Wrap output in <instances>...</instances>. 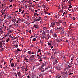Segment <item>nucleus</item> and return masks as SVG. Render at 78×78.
<instances>
[{
    "mask_svg": "<svg viewBox=\"0 0 78 78\" xmlns=\"http://www.w3.org/2000/svg\"><path fill=\"white\" fill-rule=\"evenodd\" d=\"M6 42H9V40H8L7 39L6 40Z\"/></svg>",
    "mask_w": 78,
    "mask_h": 78,
    "instance_id": "53",
    "label": "nucleus"
},
{
    "mask_svg": "<svg viewBox=\"0 0 78 78\" xmlns=\"http://www.w3.org/2000/svg\"><path fill=\"white\" fill-rule=\"evenodd\" d=\"M66 72H65H65H63L62 73V76H65V74H66Z\"/></svg>",
    "mask_w": 78,
    "mask_h": 78,
    "instance_id": "13",
    "label": "nucleus"
},
{
    "mask_svg": "<svg viewBox=\"0 0 78 78\" xmlns=\"http://www.w3.org/2000/svg\"><path fill=\"white\" fill-rule=\"evenodd\" d=\"M55 25V23L54 22L51 23L50 27H54Z\"/></svg>",
    "mask_w": 78,
    "mask_h": 78,
    "instance_id": "3",
    "label": "nucleus"
},
{
    "mask_svg": "<svg viewBox=\"0 0 78 78\" xmlns=\"http://www.w3.org/2000/svg\"><path fill=\"white\" fill-rule=\"evenodd\" d=\"M46 6H47V5H43V7H44V8H45V7H46Z\"/></svg>",
    "mask_w": 78,
    "mask_h": 78,
    "instance_id": "49",
    "label": "nucleus"
},
{
    "mask_svg": "<svg viewBox=\"0 0 78 78\" xmlns=\"http://www.w3.org/2000/svg\"><path fill=\"white\" fill-rule=\"evenodd\" d=\"M46 34V33L45 32H44V33H43V34L44 35H45V34Z\"/></svg>",
    "mask_w": 78,
    "mask_h": 78,
    "instance_id": "59",
    "label": "nucleus"
},
{
    "mask_svg": "<svg viewBox=\"0 0 78 78\" xmlns=\"http://www.w3.org/2000/svg\"><path fill=\"white\" fill-rule=\"evenodd\" d=\"M66 75H70V72H66Z\"/></svg>",
    "mask_w": 78,
    "mask_h": 78,
    "instance_id": "21",
    "label": "nucleus"
},
{
    "mask_svg": "<svg viewBox=\"0 0 78 78\" xmlns=\"http://www.w3.org/2000/svg\"><path fill=\"white\" fill-rule=\"evenodd\" d=\"M54 37H57V36H58V34H57L55 33L54 34Z\"/></svg>",
    "mask_w": 78,
    "mask_h": 78,
    "instance_id": "9",
    "label": "nucleus"
},
{
    "mask_svg": "<svg viewBox=\"0 0 78 78\" xmlns=\"http://www.w3.org/2000/svg\"><path fill=\"white\" fill-rule=\"evenodd\" d=\"M56 16H55V17H56V18H57V19H59V18L58 16L56 15Z\"/></svg>",
    "mask_w": 78,
    "mask_h": 78,
    "instance_id": "27",
    "label": "nucleus"
},
{
    "mask_svg": "<svg viewBox=\"0 0 78 78\" xmlns=\"http://www.w3.org/2000/svg\"><path fill=\"white\" fill-rule=\"evenodd\" d=\"M36 38H33V41H36Z\"/></svg>",
    "mask_w": 78,
    "mask_h": 78,
    "instance_id": "51",
    "label": "nucleus"
},
{
    "mask_svg": "<svg viewBox=\"0 0 78 78\" xmlns=\"http://www.w3.org/2000/svg\"><path fill=\"white\" fill-rule=\"evenodd\" d=\"M21 9H19V12H21Z\"/></svg>",
    "mask_w": 78,
    "mask_h": 78,
    "instance_id": "57",
    "label": "nucleus"
},
{
    "mask_svg": "<svg viewBox=\"0 0 78 78\" xmlns=\"http://www.w3.org/2000/svg\"><path fill=\"white\" fill-rule=\"evenodd\" d=\"M44 59H47V57H44L43 58Z\"/></svg>",
    "mask_w": 78,
    "mask_h": 78,
    "instance_id": "43",
    "label": "nucleus"
},
{
    "mask_svg": "<svg viewBox=\"0 0 78 78\" xmlns=\"http://www.w3.org/2000/svg\"><path fill=\"white\" fill-rule=\"evenodd\" d=\"M55 62L56 63H57V64H58V60H57L55 59Z\"/></svg>",
    "mask_w": 78,
    "mask_h": 78,
    "instance_id": "34",
    "label": "nucleus"
},
{
    "mask_svg": "<svg viewBox=\"0 0 78 78\" xmlns=\"http://www.w3.org/2000/svg\"><path fill=\"white\" fill-rule=\"evenodd\" d=\"M23 76H20L19 77V78H23Z\"/></svg>",
    "mask_w": 78,
    "mask_h": 78,
    "instance_id": "38",
    "label": "nucleus"
},
{
    "mask_svg": "<svg viewBox=\"0 0 78 78\" xmlns=\"http://www.w3.org/2000/svg\"><path fill=\"white\" fill-rule=\"evenodd\" d=\"M38 59H41V56H39L38 57Z\"/></svg>",
    "mask_w": 78,
    "mask_h": 78,
    "instance_id": "40",
    "label": "nucleus"
},
{
    "mask_svg": "<svg viewBox=\"0 0 78 78\" xmlns=\"http://www.w3.org/2000/svg\"><path fill=\"white\" fill-rule=\"evenodd\" d=\"M21 21H22L23 22L25 21V19L22 18L21 19Z\"/></svg>",
    "mask_w": 78,
    "mask_h": 78,
    "instance_id": "12",
    "label": "nucleus"
},
{
    "mask_svg": "<svg viewBox=\"0 0 78 78\" xmlns=\"http://www.w3.org/2000/svg\"><path fill=\"white\" fill-rule=\"evenodd\" d=\"M57 69L58 70H61V69H62V68L61 67V66H58L57 67Z\"/></svg>",
    "mask_w": 78,
    "mask_h": 78,
    "instance_id": "2",
    "label": "nucleus"
},
{
    "mask_svg": "<svg viewBox=\"0 0 78 78\" xmlns=\"http://www.w3.org/2000/svg\"><path fill=\"white\" fill-rule=\"evenodd\" d=\"M34 27H35V28L37 29L38 28V27H39L37 25H34Z\"/></svg>",
    "mask_w": 78,
    "mask_h": 78,
    "instance_id": "6",
    "label": "nucleus"
},
{
    "mask_svg": "<svg viewBox=\"0 0 78 78\" xmlns=\"http://www.w3.org/2000/svg\"><path fill=\"white\" fill-rule=\"evenodd\" d=\"M57 64V63H56V62H53V65L54 66H55V65H56V64Z\"/></svg>",
    "mask_w": 78,
    "mask_h": 78,
    "instance_id": "22",
    "label": "nucleus"
},
{
    "mask_svg": "<svg viewBox=\"0 0 78 78\" xmlns=\"http://www.w3.org/2000/svg\"><path fill=\"white\" fill-rule=\"evenodd\" d=\"M17 74L19 77V76H21V75H22V74H21V73H20V72H18L17 73Z\"/></svg>",
    "mask_w": 78,
    "mask_h": 78,
    "instance_id": "4",
    "label": "nucleus"
},
{
    "mask_svg": "<svg viewBox=\"0 0 78 78\" xmlns=\"http://www.w3.org/2000/svg\"><path fill=\"white\" fill-rule=\"evenodd\" d=\"M47 16H45L44 17V19H45V20H47Z\"/></svg>",
    "mask_w": 78,
    "mask_h": 78,
    "instance_id": "47",
    "label": "nucleus"
},
{
    "mask_svg": "<svg viewBox=\"0 0 78 78\" xmlns=\"http://www.w3.org/2000/svg\"><path fill=\"white\" fill-rule=\"evenodd\" d=\"M16 19H13V22L14 23H15V22H16Z\"/></svg>",
    "mask_w": 78,
    "mask_h": 78,
    "instance_id": "29",
    "label": "nucleus"
},
{
    "mask_svg": "<svg viewBox=\"0 0 78 78\" xmlns=\"http://www.w3.org/2000/svg\"><path fill=\"white\" fill-rule=\"evenodd\" d=\"M62 31V34H64V31L63 29L62 30H61Z\"/></svg>",
    "mask_w": 78,
    "mask_h": 78,
    "instance_id": "30",
    "label": "nucleus"
},
{
    "mask_svg": "<svg viewBox=\"0 0 78 78\" xmlns=\"http://www.w3.org/2000/svg\"><path fill=\"white\" fill-rule=\"evenodd\" d=\"M28 53L29 55H31L32 53L31 51H28Z\"/></svg>",
    "mask_w": 78,
    "mask_h": 78,
    "instance_id": "15",
    "label": "nucleus"
},
{
    "mask_svg": "<svg viewBox=\"0 0 78 78\" xmlns=\"http://www.w3.org/2000/svg\"><path fill=\"white\" fill-rule=\"evenodd\" d=\"M72 19L73 20H75L76 19L75 18V17H72Z\"/></svg>",
    "mask_w": 78,
    "mask_h": 78,
    "instance_id": "16",
    "label": "nucleus"
},
{
    "mask_svg": "<svg viewBox=\"0 0 78 78\" xmlns=\"http://www.w3.org/2000/svg\"><path fill=\"white\" fill-rule=\"evenodd\" d=\"M55 41H56L57 42H58L59 41H60V40H58V39H56Z\"/></svg>",
    "mask_w": 78,
    "mask_h": 78,
    "instance_id": "23",
    "label": "nucleus"
},
{
    "mask_svg": "<svg viewBox=\"0 0 78 78\" xmlns=\"http://www.w3.org/2000/svg\"><path fill=\"white\" fill-rule=\"evenodd\" d=\"M7 16V15L5 14V16H6L4 17V19H5V18H6Z\"/></svg>",
    "mask_w": 78,
    "mask_h": 78,
    "instance_id": "46",
    "label": "nucleus"
},
{
    "mask_svg": "<svg viewBox=\"0 0 78 78\" xmlns=\"http://www.w3.org/2000/svg\"><path fill=\"white\" fill-rule=\"evenodd\" d=\"M44 12L45 14H48V13L47 12V11H45Z\"/></svg>",
    "mask_w": 78,
    "mask_h": 78,
    "instance_id": "37",
    "label": "nucleus"
},
{
    "mask_svg": "<svg viewBox=\"0 0 78 78\" xmlns=\"http://www.w3.org/2000/svg\"><path fill=\"white\" fill-rule=\"evenodd\" d=\"M70 64H73V60H72Z\"/></svg>",
    "mask_w": 78,
    "mask_h": 78,
    "instance_id": "25",
    "label": "nucleus"
},
{
    "mask_svg": "<svg viewBox=\"0 0 78 78\" xmlns=\"http://www.w3.org/2000/svg\"><path fill=\"white\" fill-rule=\"evenodd\" d=\"M41 49H38V53H39V52H40V51H41Z\"/></svg>",
    "mask_w": 78,
    "mask_h": 78,
    "instance_id": "42",
    "label": "nucleus"
},
{
    "mask_svg": "<svg viewBox=\"0 0 78 78\" xmlns=\"http://www.w3.org/2000/svg\"><path fill=\"white\" fill-rule=\"evenodd\" d=\"M13 6H15V7H16V5L15 4H14L13 5Z\"/></svg>",
    "mask_w": 78,
    "mask_h": 78,
    "instance_id": "44",
    "label": "nucleus"
},
{
    "mask_svg": "<svg viewBox=\"0 0 78 78\" xmlns=\"http://www.w3.org/2000/svg\"><path fill=\"white\" fill-rule=\"evenodd\" d=\"M9 32L12 33V31H10V30H9Z\"/></svg>",
    "mask_w": 78,
    "mask_h": 78,
    "instance_id": "58",
    "label": "nucleus"
},
{
    "mask_svg": "<svg viewBox=\"0 0 78 78\" xmlns=\"http://www.w3.org/2000/svg\"><path fill=\"white\" fill-rule=\"evenodd\" d=\"M48 45H51V44L50 43H48Z\"/></svg>",
    "mask_w": 78,
    "mask_h": 78,
    "instance_id": "33",
    "label": "nucleus"
},
{
    "mask_svg": "<svg viewBox=\"0 0 78 78\" xmlns=\"http://www.w3.org/2000/svg\"><path fill=\"white\" fill-rule=\"evenodd\" d=\"M69 8H72V6L71 5L69 6Z\"/></svg>",
    "mask_w": 78,
    "mask_h": 78,
    "instance_id": "62",
    "label": "nucleus"
},
{
    "mask_svg": "<svg viewBox=\"0 0 78 78\" xmlns=\"http://www.w3.org/2000/svg\"><path fill=\"white\" fill-rule=\"evenodd\" d=\"M57 29L58 30H62V28L61 27H57Z\"/></svg>",
    "mask_w": 78,
    "mask_h": 78,
    "instance_id": "5",
    "label": "nucleus"
},
{
    "mask_svg": "<svg viewBox=\"0 0 78 78\" xmlns=\"http://www.w3.org/2000/svg\"><path fill=\"white\" fill-rule=\"evenodd\" d=\"M48 39H49V38H50V35H49V34L48 33Z\"/></svg>",
    "mask_w": 78,
    "mask_h": 78,
    "instance_id": "20",
    "label": "nucleus"
},
{
    "mask_svg": "<svg viewBox=\"0 0 78 78\" xmlns=\"http://www.w3.org/2000/svg\"><path fill=\"white\" fill-rule=\"evenodd\" d=\"M1 33L2 34H3V31H1Z\"/></svg>",
    "mask_w": 78,
    "mask_h": 78,
    "instance_id": "60",
    "label": "nucleus"
},
{
    "mask_svg": "<svg viewBox=\"0 0 78 78\" xmlns=\"http://www.w3.org/2000/svg\"><path fill=\"white\" fill-rule=\"evenodd\" d=\"M29 60H30V61H33V58H29Z\"/></svg>",
    "mask_w": 78,
    "mask_h": 78,
    "instance_id": "28",
    "label": "nucleus"
},
{
    "mask_svg": "<svg viewBox=\"0 0 78 78\" xmlns=\"http://www.w3.org/2000/svg\"><path fill=\"white\" fill-rule=\"evenodd\" d=\"M73 73H69V75H73Z\"/></svg>",
    "mask_w": 78,
    "mask_h": 78,
    "instance_id": "39",
    "label": "nucleus"
},
{
    "mask_svg": "<svg viewBox=\"0 0 78 78\" xmlns=\"http://www.w3.org/2000/svg\"><path fill=\"white\" fill-rule=\"evenodd\" d=\"M14 75L15 76H16V78H17V73L16 72L14 73Z\"/></svg>",
    "mask_w": 78,
    "mask_h": 78,
    "instance_id": "7",
    "label": "nucleus"
},
{
    "mask_svg": "<svg viewBox=\"0 0 78 78\" xmlns=\"http://www.w3.org/2000/svg\"><path fill=\"white\" fill-rule=\"evenodd\" d=\"M11 66L12 67H13L14 66V63H11Z\"/></svg>",
    "mask_w": 78,
    "mask_h": 78,
    "instance_id": "11",
    "label": "nucleus"
},
{
    "mask_svg": "<svg viewBox=\"0 0 78 78\" xmlns=\"http://www.w3.org/2000/svg\"><path fill=\"white\" fill-rule=\"evenodd\" d=\"M57 26H59L60 25V23H62V21L61 20H59L58 21V22H57Z\"/></svg>",
    "mask_w": 78,
    "mask_h": 78,
    "instance_id": "1",
    "label": "nucleus"
},
{
    "mask_svg": "<svg viewBox=\"0 0 78 78\" xmlns=\"http://www.w3.org/2000/svg\"><path fill=\"white\" fill-rule=\"evenodd\" d=\"M36 65V66H37V67H38V66H39V65H40V64L38 63L37 65Z\"/></svg>",
    "mask_w": 78,
    "mask_h": 78,
    "instance_id": "36",
    "label": "nucleus"
},
{
    "mask_svg": "<svg viewBox=\"0 0 78 78\" xmlns=\"http://www.w3.org/2000/svg\"><path fill=\"white\" fill-rule=\"evenodd\" d=\"M4 74V72H2V74H1V76H2V75H3Z\"/></svg>",
    "mask_w": 78,
    "mask_h": 78,
    "instance_id": "32",
    "label": "nucleus"
},
{
    "mask_svg": "<svg viewBox=\"0 0 78 78\" xmlns=\"http://www.w3.org/2000/svg\"><path fill=\"white\" fill-rule=\"evenodd\" d=\"M24 60H25V61H27L26 62H28V58L27 59V58H24Z\"/></svg>",
    "mask_w": 78,
    "mask_h": 78,
    "instance_id": "24",
    "label": "nucleus"
},
{
    "mask_svg": "<svg viewBox=\"0 0 78 78\" xmlns=\"http://www.w3.org/2000/svg\"><path fill=\"white\" fill-rule=\"evenodd\" d=\"M61 78V76H58V78Z\"/></svg>",
    "mask_w": 78,
    "mask_h": 78,
    "instance_id": "63",
    "label": "nucleus"
},
{
    "mask_svg": "<svg viewBox=\"0 0 78 78\" xmlns=\"http://www.w3.org/2000/svg\"><path fill=\"white\" fill-rule=\"evenodd\" d=\"M18 46H19V45H18V44H15L14 45V46L15 47H16V48H17L18 47Z\"/></svg>",
    "mask_w": 78,
    "mask_h": 78,
    "instance_id": "8",
    "label": "nucleus"
},
{
    "mask_svg": "<svg viewBox=\"0 0 78 78\" xmlns=\"http://www.w3.org/2000/svg\"><path fill=\"white\" fill-rule=\"evenodd\" d=\"M27 78H31V77H30V76L29 75L28 76Z\"/></svg>",
    "mask_w": 78,
    "mask_h": 78,
    "instance_id": "64",
    "label": "nucleus"
},
{
    "mask_svg": "<svg viewBox=\"0 0 78 78\" xmlns=\"http://www.w3.org/2000/svg\"><path fill=\"white\" fill-rule=\"evenodd\" d=\"M37 20V21H39L41 20V17H39V19H36Z\"/></svg>",
    "mask_w": 78,
    "mask_h": 78,
    "instance_id": "10",
    "label": "nucleus"
},
{
    "mask_svg": "<svg viewBox=\"0 0 78 78\" xmlns=\"http://www.w3.org/2000/svg\"><path fill=\"white\" fill-rule=\"evenodd\" d=\"M64 42H66L68 43V40H66V41H64Z\"/></svg>",
    "mask_w": 78,
    "mask_h": 78,
    "instance_id": "52",
    "label": "nucleus"
},
{
    "mask_svg": "<svg viewBox=\"0 0 78 78\" xmlns=\"http://www.w3.org/2000/svg\"><path fill=\"white\" fill-rule=\"evenodd\" d=\"M68 3L69 5H71V3H72V2H71V1H70V0H69L68 1Z\"/></svg>",
    "mask_w": 78,
    "mask_h": 78,
    "instance_id": "17",
    "label": "nucleus"
},
{
    "mask_svg": "<svg viewBox=\"0 0 78 78\" xmlns=\"http://www.w3.org/2000/svg\"><path fill=\"white\" fill-rule=\"evenodd\" d=\"M14 25H15V26H16V27H18V24H16V23H15L14 24Z\"/></svg>",
    "mask_w": 78,
    "mask_h": 78,
    "instance_id": "31",
    "label": "nucleus"
},
{
    "mask_svg": "<svg viewBox=\"0 0 78 78\" xmlns=\"http://www.w3.org/2000/svg\"><path fill=\"white\" fill-rule=\"evenodd\" d=\"M43 30H45L46 31H47V28L45 27H44L43 28Z\"/></svg>",
    "mask_w": 78,
    "mask_h": 78,
    "instance_id": "19",
    "label": "nucleus"
},
{
    "mask_svg": "<svg viewBox=\"0 0 78 78\" xmlns=\"http://www.w3.org/2000/svg\"><path fill=\"white\" fill-rule=\"evenodd\" d=\"M4 49V48H1V51H3Z\"/></svg>",
    "mask_w": 78,
    "mask_h": 78,
    "instance_id": "54",
    "label": "nucleus"
},
{
    "mask_svg": "<svg viewBox=\"0 0 78 78\" xmlns=\"http://www.w3.org/2000/svg\"><path fill=\"white\" fill-rule=\"evenodd\" d=\"M6 10H4L3 11H2V12L4 13V12H5L6 11Z\"/></svg>",
    "mask_w": 78,
    "mask_h": 78,
    "instance_id": "45",
    "label": "nucleus"
},
{
    "mask_svg": "<svg viewBox=\"0 0 78 78\" xmlns=\"http://www.w3.org/2000/svg\"><path fill=\"white\" fill-rule=\"evenodd\" d=\"M2 67H3V66L0 65V68H1V69H2Z\"/></svg>",
    "mask_w": 78,
    "mask_h": 78,
    "instance_id": "41",
    "label": "nucleus"
},
{
    "mask_svg": "<svg viewBox=\"0 0 78 78\" xmlns=\"http://www.w3.org/2000/svg\"><path fill=\"white\" fill-rule=\"evenodd\" d=\"M41 66H44V67H45V64L42 63Z\"/></svg>",
    "mask_w": 78,
    "mask_h": 78,
    "instance_id": "26",
    "label": "nucleus"
},
{
    "mask_svg": "<svg viewBox=\"0 0 78 78\" xmlns=\"http://www.w3.org/2000/svg\"><path fill=\"white\" fill-rule=\"evenodd\" d=\"M68 10H69V11H71V9H69V8H68Z\"/></svg>",
    "mask_w": 78,
    "mask_h": 78,
    "instance_id": "61",
    "label": "nucleus"
},
{
    "mask_svg": "<svg viewBox=\"0 0 78 78\" xmlns=\"http://www.w3.org/2000/svg\"><path fill=\"white\" fill-rule=\"evenodd\" d=\"M42 69L41 67H39V69H40V70H41V69Z\"/></svg>",
    "mask_w": 78,
    "mask_h": 78,
    "instance_id": "50",
    "label": "nucleus"
},
{
    "mask_svg": "<svg viewBox=\"0 0 78 78\" xmlns=\"http://www.w3.org/2000/svg\"><path fill=\"white\" fill-rule=\"evenodd\" d=\"M17 51H20L21 50H20V49H17Z\"/></svg>",
    "mask_w": 78,
    "mask_h": 78,
    "instance_id": "55",
    "label": "nucleus"
},
{
    "mask_svg": "<svg viewBox=\"0 0 78 78\" xmlns=\"http://www.w3.org/2000/svg\"><path fill=\"white\" fill-rule=\"evenodd\" d=\"M68 67H69V69H70V68H71V67H72V66H68Z\"/></svg>",
    "mask_w": 78,
    "mask_h": 78,
    "instance_id": "56",
    "label": "nucleus"
},
{
    "mask_svg": "<svg viewBox=\"0 0 78 78\" xmlns=\"http://www.w3.org/2000/svg\"><path fill=\"white\" fill-rule=\"evenodd\" d=\"M63 8L65 9H67V7L66 6H65L64 7H63Z\"/></svg>",
    "mask_w": 78,
    "mask_h": 78,
    "instance_id": "18",
    "label": "nucleus"
},
{
    "mask_svg": "<svg viewBox=\"0 0 78 78\" xmlns=\"http://www.w3.org/2000/svg\"><path fill=\"white\" fill-rule=\"evenodd\" d=\"M2 42H0V45H2Z\"/></svg>",
    "mask_w": 78,
    "mask_h": 78,
    "instance_id": "48",
    "label": "nucleus"
},
{
    "mask_svg": "<svg viewBox=\"0 0 78 78\" xmlns=\"http://www.w3.org/2000/svg\"><path fill=\"white\" fill-rule=\"evenodd\" d=\"M29 33H30V34H31V30H29Z\"/></svg>",
    "mask_w": 78,
    "mask_h": 78,
    "instance_id": "35",
    "label": "nucleus"
},
{
    "mask_svg": "<svg viewBox=\"0 0 78 78\" xmlns=\"http://www.w3.org/2000/svg\"><path fill=\"white\" fill-rule=\"evenodd\" d=\"M35 56H36V55H32L31 56H30V58H34Z\"/></svg>",
    "mask_w": 78,
    "mask_h": 78,
    "instance_id": "14",
    "label": "nucleus"
}]
</instances>
